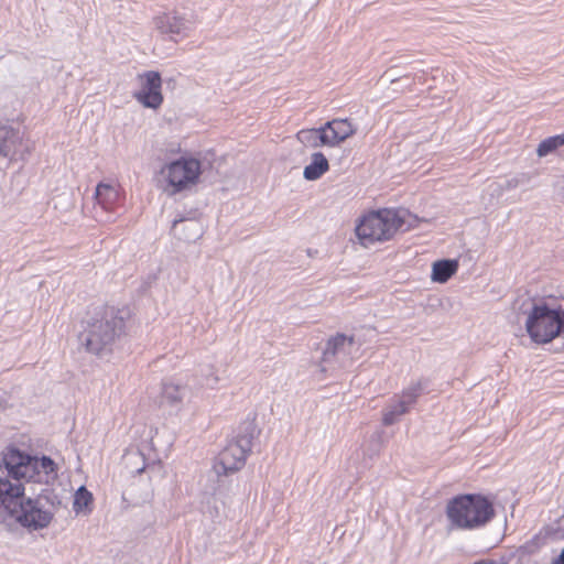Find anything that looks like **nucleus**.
<instances>
[{"mask_svg": "<svg viewBox=\"0 0 564 564\" xmlns=\"http://www.w3.org/2000/svg\"><path fill=\"white\" fill-rule=\"evenodd\" d=\"M172 231L175 238L185 242H195L203 236V226L196 219L174 220Z\"/></svg>", "mask_w": 564, "mask_h": 564, "instance_id": "15", "label": "nucleus"}, {"mask_svg": "<svg viewBox=\"0 0 564 564\" xmlns=\"http://www.w3.org/2000/svg\"><path fill=\"white\" fill-rule=\"evenodd\" d=\"M356 128L348 119H334L321 128L303 129L296 133L297 141H345L352 137Z\"/></svg>", "mask_w": 564, "mask_h": 564, "instance_id": "9", "label": "nucleus"}, {"mask_svg": "<svg viewBox=\"0 0 564 564\" xmlns=\"http://www.w3.org/2000/svg\"><path fill=\"white\" fill-rule=\"evenodd\" d=\"M188 394V387L181 382L166 380L162 383L161 404L171 409L180 410Z\"/></svg>", "mask_w": 564, "mask_h": 564, "instance_id": "14", "label": "nucleus"}, {"mask_svg": "<svg viewBox=\"0 0 564 564\" xmlns=\"http://www.w3.org/2000/svg\"><path fill=\"white\" fill-rule=\"evenodd\" d=\"M153 25L163 35H169L173 41L177 37H186L195 25L193 15L166 12L153 18Z\"/></svg>", "mask_w": 564, "mask_h": 564, "instance_id": "11", "label": "nucleus"}, {"mask_svg": "<svg viewBox=\"0 0 564 564\" xmlns=\"http://www.w3.org/2000/svg\"><path fill=\"white\" fill-rule=\"evenodd\" d=\"M558 143H540L536 149V154L540 158L546 156L556 150Z\"/></svg>", "mask_w": 564, "mask_h": 564, "instance_id": "26", "label": "nucleus"}, {"mask_svg": "<svg viewBox=\"0 0 564 564\" xmlns=\"http://www.w3.org/2000/svg\"><path fill=\"white\" fill-rule=\"evenodd\" d=\"M446 516L460 530L485 527L495 516L492 502L481 495H460L448 501Z\"/></svg>", "mask_w": 564, "mask_h": 564, "instance_id": "4", "label": "nucleus"}, {"mask_svg": "<svg viewBox=\"0 0 564 564\" xmlns=\"http://www.w3.org/2000/svg\"><path fill=\"white\" fill-rule=\"evenodd\" d=\"M403 223V216L399 210L384 208L370 212L359 219L356 235L359 242L368 248L376 242L390 240Z\"/></svg>", "mask_w": 564, "mask_h": 564, "instance_id": "5", "label": "nucleus"}, {"mask_svg": "<svg viewBox=\"0 0 564 564\" xmlns=\"http://www.w3.org/2000/svg\"><path fill=\"white\" fill-rule=\"evenodd\" d=\"M409 410L404 402L397 399L383 410L382 423L387 426L392 425Z\"/></svg>", "mask_w": 564, "mask_h": 564, "instance_id": "20", "label": "nucleus"}, {"mask_svg": "<svg viewBox=\"0 0 564 564\" xmlns=\"http://www.w3.org/2000/svg\"><path fill=\"white\" fill-rule=\"evenodd\" d=\"M93 503V495L90 491L86 489V487L82 486L77 489V491L74 495V501H73V510L76 513L85 512L88 513L91 511Z\"/></svg>", "mask_w": 564, "mask_h": 564, "instance_id": "21", "label": "nucleus"}, {"mask_svg": "<svg viewBox=\"0 0 564 564\" xmlns=\"http://www.w3.org/2000/svg\"><path fill=\"white\" fill-rule=\"evenodd\" d=\"M119 198L118 188L109 183H99L95 191V199L105 210H110Z\"/></svg>", "mask_w": 564, "mask_h": 564, "instance_id": "17", "label": "nucleus"}, {"mask_svg": "<svg viewBox=\"0 0 564 564\" xmlns=\"http://www.w3.org/2000/svg\"><path fill=\"white\" fill-rule=\"evenodd\" d=\"M543 141H564V133L547 137Z\"/></svg>", "mask_w": 564, "mask_h": 564, "instance_id": "28", "label": "nucleus"}, {"mask_svg": "<svg viewBox=\"0 0 564 564\" xmlns=\"http://www.w3.org/2000/svg\"><path fill=\"white\" fill-rule=\"evenodd\" d=\"M22 480L24 478L11 476L9 473L8 477H0V509L10 516L24 498Z\"/></svg>", "mask_w": 564, "mask_h": 564, "instance_id": "13", "label": "nucleus"}, {"mask_svg": "<svg viewBox=\"0 0 564 564\" xmlns=\"http://www.w3.org/2000/svg\"><path fill=\"white\" fill-rule=\"evenodd\" d=\"M532 177L533 175L529 172L516 173L507 177L503 183L492 184V186H495L494 191L497 192L498 194H502L505 192L512 191L519 187L527 188L531 183Z\"/></svg>", "mask_w": 564, "mask_h": 564, "instance_id": "18", "label": "nucleus"}, {"mask_svg": "<svg viewBox=\"0 0 564 564\" xmlns=\"http://www.w3.org/2000/svg\"><path fill=\"white\" fill-rule=\"evenodd\" d=\"M251 448V437L247 435H240L229 442L219 453L218 459L214 465L215 473L217 475H228L241 469Z\"/></svg>", "mask_w": 564, "mask_h": 564, "instance_id": "7", "label": "nucleus"}, {"mask_svg": "<svg viewBox=\"0 0 564 564\" xmlns=\"http://www.w3.org/2000/svg\"><path fill=\"white\" fill-rule=\"evenodd\" d=\"M329 170L327 158L321 152L311 155V162L304 167L303 177L306 181H317Z\"/></svg>", "mask_w": 564, "mask_h": 564, "instance_id": "16", "label": "nucleus"}, {"mask_svg": "<svg viewBox=\"0 0 564 564\" xmlns=\"http://www.w3.org/2000/svg\"><path fill=\"white\" fill-rule=\"evenodd\" d=\"M553 564H564V549L562 550L558 558Z\"/></svg>", "mask_w": 564, "mask_h": 564, "instance_id": "29", "label": "nucleus"}, {"mask_svg": "<svg viewBox=\"0 0 564 564\" xmlns=\"http://www.w3.org/2000/svg\"><path fill=\"white\" fill-rule=\"evenodd\" d=\"M11 517L22 527L36 531L48 527L53 513L44 509L40 501L24 497Z\"/></svg>", "mask_w": 564, "mask_h": 564, "instance_id": "10", "label": "nucleus"}, {"mask_svg": "<svg viewBox=\"0 0 564 564\" xmlns=\"http://www.w3.org/2000/svg\"><path fill=\"white\" fill-rule=\"evenodd\" d=\"M357 350L358 347L356 346L354 336L340 333L336 334L326 341L322 357L323 369L326 370V367L335 368L349 365Z\"/></svg>", "mask_w": 564, "mask_h": 564, "instance_id": "8", "label": "nucleus"}, {"mask_svg": "<svg viewBox=\"0 0 564 564\" xmlns=\"http://www.w3.org/2000/svg\"><path fill=\"white\" fill-rule=\"evenodd\" d=\"M556 187L561 191H563V196H564V181L563 182H557L556 183Z\"/></svg>", "mask_w": 564, "mask_h": 564, "instance_id": "30", "label": "nucleus"}, {"mask_svg": "<svg viewBox=\"0 0 564 564\" xmlns=\"http://www.w3.org/2000/svg\"><path fill=\"white\" fill-rule=\"evenodd\" d=\"M2 463L11 476L22 477L25 481H41V471L46 476L54 471V462L50 457H32L18 449H9Z\"/></svg>", "mask_w": 564, "mask_h": 564, "instance_id": "6", "label": "nucleus"}, {"mask_svg": "<svg viewBox=\"0 0 564 564\" xmlns=\"http://www.w3.org/2000/svg\"><path fill=\"white\" fill-rule=\"evenodd\" d=\"M516 324L523 323L534 344H549L564 334V296H522L512 305Z\"/></svg>", "mask_w": 564, "mask_h": 564, "instance_id": "1", "label": "nucleus"}, {"mask_svg": "<svg viewBox=\"0 0 564 564\" xmlns=\"http://www.w3.org/2000/svg\"><path fill=\"white\" fill-rule=\"evenodd\" d=\"M458 262L456 260H438L432 267V281L438 283L447 282L456 273Z\"/></svg>", "mask_w": 564, "mask_h": 564, "instance_id": "19", "label": "nucleus"}, {"mask_svg": "<svg viewBox=\"0 0 564 564\" xmlns=\"http://www.w3.org/2000/svg\"><path fill=\"white\" fill-rule=\"evenodd\" d=\"M130 312L126 307H105L88 323L79 339L88 352L102 356L111 350L118 336L123 332Z\"/></svg>", "mask_w": 564, "mask_h": 564, "instance_id": "2", "label": "nucleus"}, {"mask_svg": "<svg viewBox=\"0 0 564 564\" xmlns=\"http://www.w3.org/2000/svg\"><path fill=\"white\" fill-rule=\"evenodd\" d=\"M138 79L140 88L133 93V98L145 108H160L163 102L161 75L149 70L140 74Z\"/></svg>", "mask_w": 564, "mask_h": 564, "instance_id": "12", "label": "nucleus"}, {"mask_svg": "<svg viewBox=\"0 0 564 564\" xmlns=\"http://www.w3.org/2000/svg\"><path fill=\"white\" fill-rule=\"evenodd\" d=\"M123 459L131 473L141 474L145 468V458L140 451L127 452Z\"/></svg>", "mask_w": 564, "mask_h": 564, "instance_id": "23", "label": "nucleus"}, {"mask_svg": "<svg viewBox=\"0 0 564 564\" xmlns=\"http://www.w3.org/2000/svg\"><path fill=\"white\" fill-rule=\"evenodd\" d=\"M202 376L205 384L210 389L216 388L223 380L219 370L214 366H208L206 369H204Z\"/></svg>", "mask_w": 564, "mask_h": 564, "instance_id": "24", "label": "nucleus"}, {"mask_svg": "<svg viewBox=\"0 0 564 564\" xmlns=\"http://www.w3.org/2000/svg\"><path fill=\"white\" fill-rule=\"evenodd\" d=\"M12 145L14 143H0V155L10 156Z\"/></svg>", "mask_w": 564, "mask_h": 564, "instance_id": "27", "label": "nucleus"}, {"mask_svg": "<svg viewBox=\"0 0 564 564\" xmlns=\"http://www.w3.org/2000/svg\"><path fill=\"white\" fill-rule=\"evenodd\" d=\"M202 162L194 155H182L164 162L154 175L158 189L167 197L193 192L200 182Z\"/></svg>", "mask_w": 564, "mask_h": 564, "instance_id": "3", "label": "nucleus"}, {"mask_svg": "<svg viewBox=\"0 0 564 564\" xmlns=\"http://www.w3.org/2000/svg\"><path fill=\"white\" fill-rule=\"evenodd\" d=\"M424 389V384L422 381H415L409 384L402 393L398 397L401 402H404L405 405L410 409L412 404H414L417 398L421 395Z\"/></svg>", "mask_w": 564, "mask_h": 564, "instance_id": "22", "label": "nucleus"}, {"mask_svg": "<svg viewBox=\"0 0 564 564\" xmlns=\"http://www.w3.org/2000/svg\"><path fill=\"white\" fill-rule=\"evenodd\" d=\"M20 131L14 129L10 123L0 122V141H18L21 140Z\"/></svg>", "mask_w": 564, "mask_h": 564, "instance_id": "25", "label": "nucleus"}]
</instances>
